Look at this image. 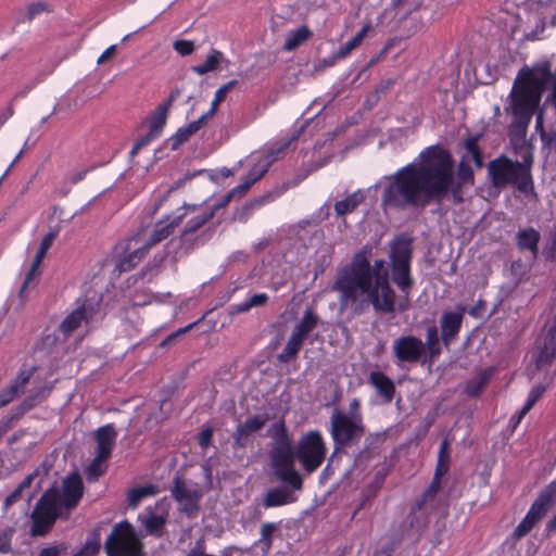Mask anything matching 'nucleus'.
Returning <instances> with one entry per match:
<instances>
[{
  "instance_id": "39448f33",
  "label": "nucleus",
  "mask_w": 556,
  "mask_h": 556,
  "mask_svg": "<svg viewBox=\"0 0 556 556\" xmlns=\"http://www.w3.org/2000/svg\"><path fill=\"white\" fill-rule=\"evenodd\" d=\"M532 155L522 157V162L511 161L505 155L492 160L488 165V174L492 185L502 189L514 185L526 197L534 194L531 175Z\"/></svg>"
},
{
  "instance_id": "393cba45",
  "label": "nucleus",
  "mask_w": 556,
  "mask_h": 556,
  "mask_svg": "<svg viewBox=\"0 0 556 556\" xmlns=\"http://www.w3.org/2000/svg\"><path fill=\"white\" fill-rule=\"evenodd\" d=\"M251 164L252 168L248 175L243 177L242 181L228 193V199L244 195L251 186L266 174V165H257L256 163Z\"/></svg>"
},
{
  "instance_id": "a211bd4d",
  "label": "nucleus",
  "mask_w": 556,
  "mask_h": 556,
  "mask_svg": "<svg viewBox=\"0 0 556 556\" xmlns=\"http://www.w3.org/2000/svg\"><path fill=\"white\" fill-rule=\"evenodd\" d=\"M536 368L545 369L556 359V319L536 340Z\"/></svg>"
},
{
  "instance_id": "338daca9",
  "label": "nucleus",
  "mask_w": 556,
  "mask_h": 556,
  "mask_svg": "<svg viewBox=\"0 0 556 556\" xmlns=\"http://www.w3.org/2000/svg\"><path fill=\"white\" fill-rule=\"evenodd\" d=\"M541 140L544 146H552L556 141V132L551 130H542L541 131Z\"/></svg>"
},
{
  "instance_id": "5fc2aeb1",
  "label": "nucleus",
  "mask_w": 556,
  "mask_h": 556,
  "mask_svg": "<svg viewBox=\"0 0 556 556\" xmlns=\"http://www.w3.org/2000/svg\"><path fill=\"white\" fill-rule=\"evenodd\" d=\"M45 11H47V5L45 3H33L28 7L27 18L30 21Z\"/></svg>"
},
{
  "instance_id": "c85d7f7f",
  "label": "nucleus",
  "mask_w": 556,
  "mask_h": 556,
  "mask_svg": "<svg viewBox=\"0 0 556 556\" xmlns=\"http://www.w3.org/2000/svg\"><path fill=\"white\" fill-rule=\"evenodd\" d=\"M31 370L21 371L14 382L4 391L0 393V407L8 405L12 402L20 392H22L29 381Z\"/></svg>"
},
{
  "instance_id": "20e7f679",
  "label": "nucleus",
  "mask_w": 556,
  "mask_h": 556,
  "mask_svg": "<svg viewBox=\"0 0 556 556\" xmlns=\"http://www.w3.org/2000/svg\"><path fill=\"white\" fill-rule=\"evenodd\" d=\"M268 435L273 439L270 462L275 477L295 490H302V477L295 469V453L285 422L273 424Z\"/></svg>"
},
{
  "instance_id": "72a5a7b5",
  "label": "nucleus",
  "mask_w": 556,
  "mask_h": 556,
  "mask_svg": "<svg viewBox=\"0 0 556 556\" xmlns=\"http://www.w3.org/2000/svg\"><path fill=\"white\" fill-rule=\"evenodd\" d=\"M424 345H426L425 355L426 357L429 355V362L435 359L441 353L439 330L435 326H430L427 328L426 341L424 342Z\"/></svg>"
},
{
  "instance_id": "9d476101",
  "label": "nucleus",
  "mask_w": 556,
  "mask_h": 556,
  "mask_svg": "<svg viewBox=\"0 0 556 556\" xmlns=\"http://www.w3.org/2000/svg\"><path fill=\"white\" fill-rule=\"evenodd\" d=\"M424 341L413 334H402L392 342V354L397 368L427 362Z\"/></svg>"
},
{
  "instance_id": "f8f14e48",
  "label": "nucleus",
  "mask_w": 556,
  "mask_h": 556,
  "mask_svg": "<svg viewBox=\"0 0 556 556\" xmlns=\"http://www.w3.org/2000/svg\"><path fill=\"white\" fill-rule=\"evenodd\" d=\"M556 496V480L552 481L539 495L530 507L521 522L514 530V538L521 539L532 530L535 523L547 513L554 497Z\"/></svg>"
},
{
  "instance_id": "052dcab7",
  "label": "nucleus",
  "mask_w": 556,
  "mask_h": 556,
  "mask_svg": "<svg viewBox=\"0 0 556 556\" xmlns=\"http://www.w3.org/2000/svg\"><path fill=\"white\" fill-rule=\"evenodd\" d=\"M116 50H117V46L116 45H112V46L108 47L102 52V54L98 58L97 64L100 65V64L105 63L109 59H111L116 53Z\"/></svg>"
},
{
  "instance_id": "4d7b16f0",
  "label": "nucleus",
  "mask_w": 556,
  "mask_h": 556,
  "mask_svg": "<svg viewBox=\"0 0 556 556\" xmlns=\"http://www.w3.org/2000/svg\"><path fill=\"white\" fill-rule=\"evenodd\" d=\"M46 78V75H38L30 84L25 86L22 90L17 91L15 94V99L17 98H24L27 96V93L39 83H41Z\"/></svg>"
},
{
  "instance_id": "8fccbe9b",
  "label": "nucleus",
  "mask_w": 556,
  "mask_h": 556,
  "mask_svg": "<svg viewBox=\"0 0 556 556\" xmlns=\"http://www.w3.org/2000/svg\"><path fill=\"white\" fill-rule=\"evenodd\" d=\"M213 438V429L211 427H206L201 430V432L198 435V443L202 450H206Z\"/></svg>"
},
{
  "instance_id": "2eb2a0df",
  "label": "nucleus",
  "mask_w": 556,
  "mask_h": 556,
  "mask_svg": "<svg viewBox=\"0 0 556 556\" xmlns=\"http://www.w3.org/2000/svg\"><path fill=\"white\" fill-rule=\"evenodd\" d=\"M54 238H55V236L51 232L47 233L42 238V240L39 244V248L36 252V255L31 262V265L25 275L22 286L20 287V291H18L20 305L24 304V302L28 298L29 291L35 289V287L37 286L39 275H40L39 266H40L43 257L46 256L48 250L52 245Z\"/></svg>"
},
{
  "instance_id": "aec40b11",
  "label": "nucleus",
  "mask_w": 556,
  "mask_h": 556,
  "mask_svg": "<svg viewBox=\"0 0 556 556\" xmlns=\"http://www.w3.org/2000/svg\"><path fill=\"white\" fill-rule=\"evenodd\" d=\"M84 493V484L81 478L77 473L70 475L63 481L60 491V502L64 508L71 509L75 507Z\"/></svg>"
},
{
  "instance_id": "f03ea898",
  "label": "nucleus",
  "mask_w": 556,
  "mask_h": 556,
  "mask_svg": "<svg viewBox=\"0 0 556 556\" xmlns=\"http://www.w3.org/2000/svg\"><path fill=\"white\" fill-rule=\"evenodd\" d=\"M383 186L381 207L388 211L424 210L441 203L452 194L454 203L463 198L454 188V162L450 152L439 146L425 148L410 163L383 176L374 187Z\"/></svg>"
},
{
  "instance_id": "f257e3e1",
  "label": "nucleus",
  "mask_w": 556,
  "mask_h": 556,
  "mask_svg": "<svg viewBox=\"0 0 556 556\" xmlns=\"http://www.w3.org/2000/svg\"><path fill=\"white\" fill-rule=\"evenodd\" d=\"M369 255L370 249L363 248L349 264L338 269L331 291L337 293L339 312L361 316L369 306L377 315H395L407 311L413 287L410 240L400 236L390 243L392 280L402 292L400 300H396L390 285L386 261L379 258L371 264Z\"/></svg>"
},
{
  "instance_id": "680f3d73",
  "label": "nucleus",
  "mask_w": 556,
  "mask_h": 556,
  "mask_svg": "<svg viewBox=\"0 0 556 556\" xmlns=\"http://www.w3.org/2000/svg\"><path fill=\"white\" fill-rule=\"evenodd\" d=\"M444 475H439L438 472H434V477L431 481V483L429 484V486L427 488L428 491H430V493H434V494H438L440 489H441V478L443 477Z\"/></svg>"
},
{
  "instance_id": "412c9836",
  "label": "nucleus",
  "mask_w": 556,
  "mask_h": 556,
  "mask_svg": "<svg viewBox=\"0 0 556 556\" xmlns=\"http://www.w3.org/2000/svg\"><path fill=\"white\" fill-rule=\"evenodd\" d=\"M117 432L112 424L98 428L94 432L96 455L110 459L115 446Z\"/></svg>"
},
{
  "instance_id": "a19ab883",
  "label": "nucleus",
  "mask_w": 556,
  "mask_h": 556,
  "mask_svg": "<svg viewBox=\"0 0 556 556\" xmlns=\"http://www.w3.org/2000/svg\"><path fill=\"white\" fill-rule=\"evenodd\" d=\"M451 464V454H450V441L447 438L442 440L439 453H438V462L435 467V472L439 475H445L450 469Z\"/></svg>"
},
{
  "instance_id": "ddd939ff",
  "label": "nucleus",
  "mask_w": 556,
  "mask_h": 556,
  "mask_svg": "<svg viewBox=\"0 0 556 556\" xmlns=\"http://www.w3.org/2000/svg\"><path fill=\"white\" fill-rule=\"evenodd\" d=\"M214 212L211 211H200L197 212L190 219H188L184 231L180 236V248L185 253L190 252L191 250L202 245L205 241H207L212 236V230L202 231L200 235H197V231L204 226L208 220L213 218Z\"/></svg>"
},
{
  "instance_id": "423d86ee",
  "label": "nucleus",
  "mask_w": 556,
  "mask_h": 556,
  "mask_svg": "<svg viewBox=\"0 0 556 556\" xmlns=\"http://www.w3.org/2000/svg\"><path fill=\"white\" fill-rule=\"evenodd\" d=\"M330 434L334 451L357 443L365 433L363 416H346L345 412L336 409L330 417Z\"/></svg>"
},
{
  "instance_id": "49530a36",
  "label": "nucleus",
  "mask_w": 556,
  "mask_h": 556,
  "mask_svg": "<svg viewBox=\"0 0 556 556\" xmlns=\"http://www.w3.org/2000/svg\"><path fill=\"white\" fill-rule=\"evenodd\" d=\"M465 148L467 152L470 154L471 160L475 162L477 167H481L483 165L482 154L478 147L477 138L470 137L466 140Z\"/></svg>"
},
{
  "instance_id": "7c9ffc66",
  "label": "nucleus",
  "mask_w": 556,
  "mask_h": 556,
  "mask_svg": "<svg viewBox=\"0 0 556 556\" xmlns=\"http://www.w3.org/2000/svg\"><path fill=\"white\" fill-rule=\"evenodd\" d=\"M435 497L437 494L430 493V491L426 490L422 493L421 497L416 501L415 505L413 506L408 515V520L412 529L416 528L417 532L421 530V528L425 526V522H419L417 514L421 511L428 504L433 503Z\"/></svg>"
},
{
  "instance_id": "c756f323",
  "label": "nucleus",
  "mask_w": 556,
  "mask_h": 556,
  "mask_svg": "<svg viewBox=\"0 0 556 556\" xmlns=\"http://www.w3.org/2000/svg\"><path fill=\"white\" fill-rule=\"evenodd\" d=\"M540 232L532 227L520 230L517 233V244L520 250H529L535 257L539 252Z\"/></svg>"
},
{
  "instance_id": "4be33fe9",
  "label": "nucleus",
  "mask_w": 556,
  "mask_h": 556,
  "mask_svg": "<svg viewBox=\"0 0 556 556\" xmlns=\"http://www.w3.org/2000/svg\"><path fill=\"white\" fill-rule=\"evenodd\" d=\"M283 484L285 485L271 488L266 492L263 498V506L265 508L279 507L296 501V496L294 495V491L296 490L288 483Z\"/></svg>"
},
{
  "instance_id": "f3484780",
  "label": "nucleus",
  "mask_w": 556,
  "mask_h": 556,
  "mask_svg": "<svg viewBox=\"0 0 556 556\" xmlns=\"http://www.w3.org/2000/svg\"><path fill=\"white\" fill-rule=\"evenodd\" d=\"M172 495L179 503L184 511L192 515L199 508L198 504L202 497V492L197 484L187 483L177 477L172 488Z\"/></svg>"
},
{
  "instance_id": "de8ad7c7",
  "label": "nucleus",
  "mask_w": 556,
  "mask_h": 556,
  "mask_svg": "<svg viewBox=\"0 0 556 556\" xmlns=\"http://www.w3.org/2000/svg\"><path fill=\"white\" fill-rule=\"evenodd\" d=\"M166 115H167V113L156 110V112L152 118V122H151L150 131H152L156 136H160L161 131L165 125Z\"/></svg>"
},
{
  "instance_id": "ea45409f",
  "label": "nucleus",
  "mask_w": 556,
  "mask_h": 556,
  "mask_svg": "<svg viewBox=\"0 0 556 556\" xmlns=\"http://www.w3.org/2000/svg\"><path fill=\"white\" fill-rule=\"evenodd\" d=\"M267 301L268 295L266 293H255L249 299L244 300L243 302L232 305L231 309L233 313L242 314L249 312L253 307L264 306L267 303Z\"/></svg>"
},
{
  "instance_id": "2f4dec72",
  "label": "nucleus",
  "mask_w": 556,
  "mask_h": 556,
  "mask_svg": "<svg viewBox=\"0 0 556 556\" xmlns=\"http://www.w3.org/2000/svg\"><path fill=\"white\" fill-rule=\"evenodd\" d=\"M304 341H305V339L303 337H301L295 331H292L285 348L277 355L278 361L281 363H289L291 359H293L298 355Z\"/></svg>"
},
{
  "instance_id": "a878e982",
  "label": "nucleus",
  "mask_w": 556,
  "mask_h": 556,
  "mask_svg": "<svg viewBox=\"0 0 556 556\" xmlns=\"http://www.w3.org/2000/svg\"><path fill=\"white\" fill-rule=\"evenodd\" d=\"M251 164L252 168L248 175L243 177L242 181L228 193V199L244 195L251 186L266 174V165H257L256 163Z\"/></svg>"
},
{
  "instance_id": "3c124183",
  "label": "nucleus",
  "mask_w": 556,
  "mask_h": 556,
  "mask_svg": "<svg viewBox=\"0 0 556 556\" xmlns=\"http://www.w3.org/2000/svg\"><path fill=\"white\" fill-rule=\"evenodd\" d=\"M277 526L271 522L263 523L261 527V541L266 542L268 545L271 544V536Z\"/></svg>"
},
{
  "instance_id": "774afa93",
  "label": "nucleus",
  "mask_w": 556,
  "mask_h": 556,
  "mask_svg": "<svg viewBox=\"0 0 556 556\" xmlns=\"http://www.w3.org/2000/svg\"><path fill=\"white\" fill-rule=\"evenodd\" d=\"M39 556H60V548L58 546L45 547L40 551Z\"/></svg>"
},
{
  "instance_id": "c03bdc74",
  "label": "nucleus",
  "mask_w": 556,
  "mask_h": 556,
  "mask_svg": "<svg viewBox=\"0 0 556 556\" xmlns=\"http://www.w3.org/2000/svg\"><path fill=\"white\" fill-rule=\"evenodd\" d=\"M109 459L96 455L89 466L86 468V475L88 480L94 481L106 470V462Z\"/></svg>"
},
{
  "instance_id": "13d9d810",
  "label": "nucleus",
  "mask_w": 556,
  "mask_h": 556,
  "mask_svg": "<svg viewBox=\"0 0 556 556\" xmlns=\"http://www.w3.org/2000/svg\"><path fill=\"white\" fill-rule=\"evenodd\" d=\"M98 552H99V545L97 543H87L74 556H94Z\"/></svg>"
},
{
  "instance_id": "9b49d317",
  "label": "nucleus",
  "mask_w": 556,
  "mask_h": 556,
  "mask_svg": "<svg viewBox=\"0 0 556 556\" xmlns=\"http://www.w3.org/2000/svg\"><path fill=\"white\" fill-rule=\"evenodd\" d=\"M556 496V480L552 481L539 495L530 507L521 522L514 530V538L521 539L532 530L535 523L547 513L554 497Z\"/></svg>"
},
{
  "instance_id": "37998d69",
  "label": "nucleus",
  "mask_w": 556,
  "mask_h": 556,
  "mask_svg": "<svg viewBox=\"0 0 556 556\" xmlns=\"http://www.w3.org/2000/svg\"><path fill=\"white\" fill-rule=\"evenodd\" d=\"M155 494V488L152 485L139 486L129 490L127 500L131 508H137L140 502L151 495Z\"/></svg>"
},
{
  "instance_id": "c9c22d12",
  "label": "nucleus",
  "mask_w": 556,
  "mask_h": 556,
  "mask_svg": "<svg viewBox=\"0 0 556 556\" xmlns=\"http://www.w3.org/2000/svg\"><path fill=\"white\" fill-rule=\"evenodd\" d=\"M311 35L312 33L306 26H301L298 29L289 31L283 43V50H294L304 41H306Z\"/></svg>"
},
{
  "instance_id": "09e8293b",
  "label": "nucleus",
  "mask_w": 556,
  "mask_h": 556,
  "mask_svg": "<svg viewBox=\"0 0 556 556\" xmlns=\"http://www.w3.org/2000/svg\"><path fill=\"white\" fill-rule=\"evenodd\" d=\"M174 49L178 54L186 56L193 52L194 43L190 40L185 39L176 40L174 42Z\"/></svg>"
},
{
  "instance_id": "a18cd8bd",
  "label": "nucleus",
  "mask_w": 556,
  "mask_h": 556,
  "mask_svg": "<svg viewBox=\"0 0 556 556\" xmlns=\"http://www.w3.org/2000/svg\"><path fill=\"white\" fill-rule=\"evenodd\" d=\"M236 83H237L236 80L228 81L227 84L223 85L215 91L214 98L211 103V108L207 111L208 115L213 116L215 114L217 106L219 105V103L222 101H224L227 92L236 85Z\"/></svg>"
},
{
  "instance_id": "0e129e2a",
  "label": "nucleus",
  "mask_w": 556,
  "mask_h": 556,
  "mask_svg": "<svg viewBox=\"0 0 556 556\" xmlns=\"http://www.w3.org/2000/svg\"><path fill=\"white\" fill-rule=\"evenodd\" d=\"M157 137L159 136H156L155 134H153L152 131L149 130V132L147 135L139 138L135 143L137 144V148L142 149L143 147L148 146L151 141H153Z\"/></svg>"
},
{
  "instance_id": "e433bc0d",
  "label": "nucleus",
  "mask_w": 556,
  "mask_h": 556,
  "mask_svg": "<svg viewBox=\"0 0 556 556\" xmlns=\"http://www.w3.org/2000/svg\"><path fill=\"white\" fill-rule=\"evenodd\" d=\"M545 389L544 387L538 384L534 386L527 397V401L523 405V407L518 413V416L515 418L513 417L510 422H513L514 428L517 427V425L521 421V419L527 415V413L533 407V405L538 402V400L543 395Z\"/></svg>"
},
{
  "instance_id": "4468645a",
  "label": "nucleus",
  "mask_w": 556,
  "mask_h": 556,
  "mask_svg": "<svg viewBox=\"0 0 556 556\" xmlns=\"http://www.w3.org/2000/svg\"><path fill=\"white\" fill-rule=\"evenodd\" d=\"M78 306L61 323L59 329L65 336H70L83 324L93 321L100 312V298L78 300Z\"/></svg>"
},
{
  "instance_id": "6e6552de",
  "label": "nucleus",
  "mask_w": 556,
  "mask_h": 556,
  "mask_svg": "<svg viewBox=\"0 0 556 556\" xmlns=\"http://www.w3.org/2000/svg\"><path fill=\"white\" fill-rule=\"evenodd\" d=\"M60 490L50 489L40 497L31 514L33 535H43L55 522L61 508Z\"/></svg>"
},
{
  "instance_id": "5701e85b",
  "label": "nucleus",
  "mask_w": 556,
  "mask_h": 556,
  "mask_svg": "<svg viewBox=\"0 0 556 556\" xmlns=\"http://www.w3.org/2000/svg\"><path fill=\"white\" fill-rule=\"evenodd\" d=\"M463 312L464 308L460 312H445L441 317L442 340L446 348L451 345L460 330Z\"/></svg>"
},
{
  "instance_id": "473e14b6",
  "label": "nucleus",
  "mask_w": 556,
  "mask_h": 556,
  "mask_svg": "<svg viewBox=\"0 0 556 556\" xmlns=\"http://www.w3.org/2000/svg\"><path fill=\"white\" fill-rule=\"evenodd\" d=\"M493 368L481 369L473 378L467 381L465 391L469 396H478L493 375Z\"/></svg>"
},
{
  "instance_id": "cd10ccee",
  "label": "nucleus",
  "mask_w": 556,
  "mask_h": 556,
  "mask_svg": "<svg viewBox=\"0 0 556 556\" xmlns=\"http://www.w3.org/2000/svg\"><path fill=\"white\" fill-rule=\"evenodd\" d=\"M365 198L366 192L363 189H358L346 195L344 199L337 201L334 203V212L337 216H344L354 212L358 205L364 202Z\"/></svg>"
},
{
  "instance_id": "6e6d98bb",
  "label": "nucleus",
  "mask_w": 556,
  "mask_h": 556,
  "mask_svg": "<svg viewBox=\"0 0 556 556\" xmlns=\"http://www.w3.org/2000/svg\"><path fill=\"white\" fill-rule=\"evenodd\" d=\"M212 115H208L207 112H205L204 114H202L198 119L191 122L190 124H188L187 126L189 127V129L195 134L197 131H199L203 126L204 124L206 123V121L208 118H211Z\"/></svg>"
},
{
  "instance_id": "dca6fc26",
  "label": "nucleus",
  "mask_w": 556,
  "mask_h": 556,
  "mask_svg": "<svg viewBox=\"0 0 556 556\" xmlns=\"http://www.w3.org/2000/svg\"><path fill=\"white\" fill-rule=\"evenodd\" d=\"M302 128L294 131L291 135V137L286 140L274 142L263 150L251 153V155L249 156L250 163H256L257 165H266L267 172L274 162L280 160L285 155V152L290 147V144L293 141L298 140Z\"/></svg>"
},
{
  "instance_id": "f704fd0d",
  "label": "nucleus",
  "mask_w": 556,
  "mask_h": 556,
  "mask_svg": "<svg viewBox=\"0 0 556 556\" xmlns=\"http://www.w3.org/2000/svg\"><path fill=\"white\" fill-rule=\"evenodd\" d=\"M370 29V24L364 25L361 30L350 40H348L338 51L333 54L336 59H344L355 50L365 38L367 31Z\"/></svg>"
},
{
  "instance_id": "864d4df0",
  "label": "nucleus",
  "mask_w": 556,
  "mask_h": 556,
  "mask_svg": "<svg viewBox=\"0 0 556 556\" xmlns=\"http://www.w3.org/2000/svg\"><path fill=\"white\" fill-rule=\"evenodd\" d=\"M191 135H193V132L189 129L188 126L179 128L173 137L174 146H178L187 141Z\"/></svg>"
},
{
  "instance_id": "69168bd1",
  "label": "nucleus",
  "mask_w": 556,
  "mask_h": 556,
  "mask_svg": "<svg viewBox=\"0 0 556 556\" xmlns=\"http://www.w3.org/2000/svg\"><path fill=\"white\" fill-rule=\"evenodd\" d=\"M92 168L93 167H90V168L87 167V168L74 172L70 177L71 182L74 185L80 182Z\"/></svg>"
},
{
  "instance_id": "603ef678",
  "label": "nucleus",
  "mask_w": 556,
  "mask_h": 556,
  "mask_svg": "<svg viewBox=\"0 0 556 556\" xmlns=\"http://www.w3.org/2000/svg\"><path fill=\"white\" fill-rule=\"evenodd\" d=\"M193 327V324H190L184 328L178 329L177 331L170 333L167 336L162 342L161 346H168L173 344L180 336L185 334L187 331H189Z\"/></svg>"
},
{
  "instance_id": "7ed1b4c3",
  "label": "nucleus",
  "mask_w": 556,
  "mask_h": 556,
  "mask_svg": "<svg viewBox=\"0 0 556 556\" xmlns=\"http://www.w3.org/2000/svg\"><path fill=\"white\" fill-rule=\"evenodd\" d=\"M181 215L175 217L169 223L160 222L149 239H143L141 235L129 238L115 245L113 254L115 260L114 270L118 274L132 269L143 258L148 250L166 239L173 233L175 227L179 224Z\"/></svg>"
},
{
  "instance_id": "bb28decb",
  "label": "nucleus",
  "mask_w": 556,
  "mask_h": 556,
  "mask_svg": "<svg viewBox=\"0 0 556 556\" xmlns=\"http://www.w3.org/2000/svg\"><path fill=\"white\" fill-rule=\"evenodd\" d=\"M139 520L148 534L162 536L166 525L165 516L155 515L151 509H147L143 514L139 515Z\"/></svg>"
},
{
  "instance_id": "58836bf2",
  "label": "nucleus",
  "mask_w": 556,
  "mask_h": 556,
  "mask_svg": "<svg viewBox=\"0 0 556 556\" xmlns=\"http://www.w3.org/2000/svg\"><path fill=\"white\" fill-rule=\"evenodd\" d=\"M224 61V55L218 50H212L205 62L192 67V71L198 75H205L210 72L216 71L218 65Z\"/></svg>"
},
{
  "instance_id": "1a4fd4ad",
  "label": "nucleus",
  "mask_w": 556,
  "mask_h": 556,
  "mask_svg": "<svg viewBox=\"0 0 556 556\" xmlns=\"http://www.w3.org/2000/svg\"><path fill=\"white\" fill-rule=\"evenodd\" d=\"M295 457L307 473H312L324 463L327 447L321 433L311 430L303 434L298 443Z\"/></svg>"
},
{
  "instance_id": "4c0bfd02",
  "label": "nucleus",
  "mask_w": 556,
  "mask_h": 556,
  "mask_svg": "<svg viewBox=\"0 0 556 556\" xmlns=\"http://www.w3.org/2000/svg\"><path fill=\"white\" fill-rule=\"evenodd\" d=\"M318 321V316L311 308H308L304 312L300 323L294 327L293 331L306 339L309 332H312L317 327Z\"/></svg>"
},
{
  "instance_id": "bf43d9fd",
  "label": "nucleus",
  "mask_w": 556,
  "mask_h": 556,
  "mask_svg": "<svg viewBox=\"0 0 556 556\" xmlns=\"http://www.w3.org/2000/svg\"><path fill=\"white\" fill-rule=\"evenodd\" d=\"M249 438L250 437L247 433H243L242 430L237 428L235 435H233L235 445L238 447L247 446V444L249 442Z\"/></svg>"
},
{
  "instance_id": "b1692460",
  "label": "nucleus",
  "mask_w": 556,
  "mask_h": 556,
  "mask_svg": "<svg viewBox=\"0 0 556 556\" xmlns=\"http://www.w3.org/2000/svg\"><path fill=\"white\" fill-rule=\"evenodd\" d=\"M368 381L383 402H392L395 394V384L391 378L379 370H374L369 374Z\"/></svg>"
},
{
  "instance_id": "0eeeda50",
  "label": "nucleus",
  "mask_w": 556,
  "mask_h": 556,
  "mask_svg": "<svg viewBox=\"0 0 556 556\" xmlns=\"http://www.w3.org/2000/svg\"><path fill=\"white\" fill-rule=\"evenodd\" d=\"M104 547L108 556H141L142 545L134 527L122 521L114 526Z\"/></svg>"
},
{
  "instance_id": "79ce46f5",
  "label": "nucleus",
  "mask_w": 556,
  "mask_h": 556,
  "mask_svg": "<svg viewBox=\"0 0 556 556\" xmlns=\"http://www.w3.org/2000/svg\"><path fill=\"white\" fill-rule=\"evenodd\" d=\"M267 420L268 416L266 414L254 415L247 418L238 428L250 437L254 432L261 430L266 425Z\"/></svg>"
},
{
  "instance_id": "e2e57ef3",
  "label": "nucleus",
  "mask_w": 556,
  "mask_h": 556,
  "mask_svg": "<svg viewBox=\"0 0 556 556\" xmlns=\"http://www.w3.org/2000/svg\"><path fill=\"white\" fill-rule=\"evenodd\" d=\"M361 402L358 399H353L349 404V412H345L346 416H363L359 412Z\"/></svg>"
},
{
  "instance_id": "6ab92c4d",
  "label": "nucleus",
  "mask_w": 556,
  "mask_h": 556,
  "mask_svg": "<svg viewBox=\"0 0 556 556\" xmlns=\"http://www.w3.org/2000/svg\"><path fill=\"white\" fill-rule=\"evenodd\" d=\"M51 388L48 386L40 387L37 391L29 394L15 413L5 416L0 420V438L10 430L14 422L28 409L38 405L50 393Z\"/></svg>"
}]
</instances>
